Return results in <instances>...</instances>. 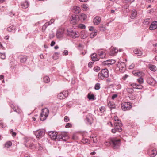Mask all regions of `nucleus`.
<instances>
[{"mask_svg":"<svg viewBox=\"0 0 157 157\" xmlns=\"http://www.w3.org/2000/svg\"><path fill=\"white\" fill-rule=\"evenodd\" d=\"M111 142L112 146L114 149L118 148L121 143L120 140L116 138H112Z\"/></svg>","mask_w":157,"mask_h":157,"instance_id":"f257e3e1","label":"nucleus"},{"mask_svg":"<svg viewBox=\"0 0 157 157\" xmlns=\"http://www.w3.org/2000/svg\"><path fill=\"white\" fill-rule=\"evenodd\" d=\"M67 133L66 132H63L61 134L57 136L56 139L58 141H66L69 139Z\"/></svg>","mask_w":157,"mask_h":157,"instance_id":"f03ea898","label":"nucleus"},{"mask_svg":"<svg viewBox=\"0 0 157 157\" xmlns=\"http://www.w3.org/2000/svg\"><path fill=\"white\" fill-rule=\"evenodd\" d=\"M121 108L124 111L129 110L132 107V105L129 102H124L122 103Z\"/></svg>","mask_w":157,"mask_h":157,"instance_id":"7ed1b4c3","label":"nucleus"},{"mask_svg":"<svg viewBox=\"0 0 157 157\" xmlns=\"http://www.w3.org/2000/svg\"><path fill=\"white\" fill-rule=\"evenodd\" d=\"M78 18V17H77V15H72L70 19V23L73 25L77 24L79 21Z\"/></svg>","mask_w":157,"mask_h":157,"instance_id":"20e7f679","label":"nucleus"},{"mask_svg":"<svg viewBox=\"0 0 157 157\" xmlns=\"http://www.w3.org/2000/svg\"><path fill=\"white\" fill-rule=\"evenodd\" d=\"M67 32H68L67 35H69L71 37L73 38H75L79 36V33L78 32L73 31H68V29L67 30Z\"/></svg>","mask_w":157,"mask_h":157,"instance_id":"39448f33","label":"nucleus"},{"mask_svg":"<svg viewBox=\"0 0 157 157\" xmlns=\"http://www.w3.org/2000/svg\"><path fill=\"white\" fill-rule=\"evenodd\" d=\"M68 96V92L67 91L60 93L57 95V98L59 99L65 98Z\"/></svg>","mask_w":157,"mask_h":157,"instance_id":"423d86ee","label":"nucleus"},{"mask_svg":"<svg viewBox=\"0 0 157 157\" xmlns=\"http://www.w3.org/2000/svg\"><path fill=\"white\" fill-rule=\"evenodd\" d=\"M114 124L115 128H116V126L118 128H120L122 130L121 128L122 126V124L121 121L118 118H117L116 119L114 120Z\"/></svg>","mask_w":157,"mask_h":157,"instance_id":"0eeeda50","label":"nucleus"},{"mask_svg":"<svg viewBox=\"0 0 157 157\" xmlns=\"http://www.w3.org/2000/svg\"><path fill=\"white\" fill-rule=\"evenodd\" d=\"M117 66L118 67L119 70L122 72H123L125 67V65L123 62H118L117 64Z\"/></svg>","mask_w":157,"mask_h":157,"instance_id":"6e6552de","label":"nucleus"},{"mask_svg":"<svg viewBox=\"0 0 157 157\" xmlns=\"http://www.w3.org/2000/svg\"><path fill=\"white\" fill-rule=\"evenodd\" d=\"M48 109L47 108H44L42 110V112L40 114V116L41 117H44L45 118H46L48 116Z\"/></svg>","mask_w":157,"mask_h":157,"instance_id":"1a4fd4ad","label":"nucleus"},{"mask_svg":"<svg viewBox=\"0 0 157 157\" xmlns=\"http://www.w3.org/2000/svg\"><path fill=\"white\" fill-rule=\"evenodd\" d=\"M64 29H59L56 33V36L58 38H60L63 37L64 33Z\"/></svg>","mask_w":157,"mask_h":157,"instance_id":"9d476101","label":"nucleus"},{"mask_svg":"<svg viewBox=\"0 0 157 157\" xmlns=\"http://www.w3.org/2000/svg\"><path fill=\"white\" fill-rule=\"evenodd\" d=\"M45 134V131L44 130H37L35 132V135L37 138H39L43 136Z\"/></svg>","mask_w":157,"mask_h":157,"instance_id":"9b49d317","label":"nucleus"},{"mask_svg":"<svg viewBox=\"0 0 157 157\" xmlns=\"http://www.w3.org/2000/svg\"><path fill=\"white\" fill-rule=\"evenodd\" d=\"M48 135L50 137L52 140H56L57 137V134L56 132L52 131L49 132Z\"/></svg>","mask_w":157,"mask_h":157,"instance_id":"f8f14e48","label":"nucleus"},{"mask_svg":"<svg viewBox=\"0 0 157 157\" xmlns=\"http://www.w3.org/2000/svg\"><path fill=\"white\" fill-rule=\"evenodd\" d=\"M33 140L31 139L26 140L25 141V145L27 147H31L33 146Z\"/></svg>","mask_w":157,"mask_h":157,"instance_id":"ddd939ff","label":"nucleus"},{"mask_svg":"<svg viewBox=\"0 0 157 157\" xmlns=\"http://www.w3.org/2000/svg\"><path fill=\"white\" fill-rule=\"evenodd\" d=\"M101 19L100 17L97 16L94 19V24L96 25L99 24L101 21Z\"/></svg>","mask_w":157,"mask_h":157,"instance_id":"4468645a","label":"nucleus"},{"mask_svg":"<svg viewBox=\"0 0 157 157\" xmlns=\"http://www.w3.org/2000/svg\"><path fill=\"white\" fill-rule=\"evenodd\" d=\"M157 28V21H154L152 23L149 27V29L153 30Z\"/></svg>","mask_w":157,"mask_h":157,"instance_id":"2eb2a0df","label":"nucleus"},{"mask_svg":"<svg viewBox=\"0 0 157 157\" xmlns=\"http://www.w3.org/2000/svg\"><path fill=\"white\" fill-rule=\"evenodd\" d=\"M130 86L133 88L141 89L143 88V86L140 85H138L136 83H133L130 84Z\"/></svg>","mask_w":157,"mask_h":157,"instance_id":"dca6fc26","label":"nucleus"},{"mask_svg":"<svg viewBox=\"0 0 157 157\" xmlns=\"http://www.w3.org/2000/svg\"><path fill=\"white\" fill-rule=\"evenodd\" d=\"M118 52V50L115 47L111 48L110 49V55L113 56Z\"/></svg>","mask_w":157,"mask_h":157,"instance_id":"f3484780","label":"nucleus"},{"mask_svg":"<svg viewBox=\"0 0 157 157\" xmlns=\"http://www.w3.org/2000/svg\"><path fill=\"white\" fill-rule=\"evenodd\" d=\"M102 73H103L104 75V77L105 78H108L109 76V73L108 70L106 69H102L101 71Z\"/></svg>","mask_w":157,"mask_h":157,"instance_id":"a211bd4d","label":"nucleus"},{"mask_svg":"<svg viewBox=\"0 0 157 157\" xmlns=\"http://www.w3.org/2000/svg\"><path fill=\"white\" fill-rule=\"evenodd\" d=\"M98 54L101 58H103L105 56V53L103 51H99L98 52Z\"/></svg>","mask_w":157,"mask_h":157,"instance_id":"6ab92c4d","label":"nucleus"},{"mask_svg":"<svg viewBox=\"0 0 157 157\" xmlns=\"http://www.w3.org/2000/svg\"><path fill=\"white\" fill-rule=\"evenodd\" d=\"M29 4L27 1H25L21 4V7L24 9H26L28 7Z\"/></svg>","mask_w":157,"mask_h":157,"instance_id":"aec40b11","label":"nucleus"},{"mask_svg":"<svg viewBox=\"0 0 157 157\" xmlns=\"http://www.w3.org/2000/svg\"><path fill=\"white\" fill-rule=\"evenodd\" d=\"M137 13L136 11L135 10L132 11L131 15L130 17L132 19H134L136 16Z\"/></svg>","mask_w":157,"mask_h":157,"instance_id":"412c9836","label":"nucleus"},{"mask_svg":"<svg viewBox=\"0 0 157 157\" xmlns=\"http://www.w3.org/2000/svg\"><path fill=\"white\" fill-rule=\"evenodd\" d=\"M10 107L12 108L13 110L17 113H21V111L20 110H19V109L18 108H17V109L15 107L14 105L13 104H11L10 105Z\"/></svg>","mask_w":157,"mask_h":157,"instance_id":"4be33fe9","label":"nucleus"},{"mask_svg":"<svg viewBox=\"0 0 157 157\" xmlns=\"http://www.w3.org/2000/svg\"><path fill=\"white\" fill-rule=\"evenodd\" d=\"M91 59L93 61H95L98 60V59L97 57V55L96 53H93L91 56Z\"/></svg>","mask_w":157,"mask_h":157,"instance_id":"5701e85b","label":"nucleus"},{"mask_svg":"<svg viewBox=\"0 0 157 157\" xmlns=\"http://www.w3.org/2000/svg\"><path fill=\"white\" fill-rule=\"evenodd\" d=\"M133 52L135 54H136L137 56H140L142 54V52L140 50L137 49H135Z\"/></svg>","mask_w":157,"mask_h":157,"instance_id":"b1692460","label":"nucleus"},{"mask_svg":"<svg viewBox=\"0 0 157 157\" xmlns=\"http://www.w3.org/2000/svg\"><path fill=\"white\" fill-rule=\"evenodd\" d=\"M98 78L100 79L103 80L105 78L104 77V75L102 73V72L101 71V72L99 73L98 75Z\"/></svg>","mask_w":157,"mask_h":157,"instance_id":"393cba45","label":"nucleus"},{"mask_svg":"<svg viewBox=\"0 0 157 157\" xmlns=\"http://www.w3.org/2000/svg\"><path fill=\"white\" fill-rule=\"evenodd\" d=\"M157 153V152L155 150H153L150 153L149 155L151 157H154L156 155Z\"/></svg>","mask_w":157,"mask_h":157,"instance_id":"a878e982","label":"nucleus"},{"mask_svg":"<svg viewBox=\"0 0 157 157\" xmlns=\"http://www.w3.org/2000/svg\"><path fill=\"white\" fill-rule=\"evenodd\" d=\"M115 61L114 60H107L106 61L104 62V63H104V64H112L115 63Z\"/></svg>","mask_w":157,"mask_h":157,"instance_id":"bb28decb","label":"nucleus"},{"mask_svg":"<svg viewBox=\"0 0 157 157\" xmlns=\"http://www.w3.org/2000/svg\"><path fill=\"white\" fill-rule=\"evenodd\" d=\"M73 9L75 10V13H79L80 11V8L78 6H75L74 7Z\"/></svg>","mask_w":157,"mask_h":157,"instance_id":"cd10ccee","label":"nucleus"},{"mask_svg":"<svg viewBox=\"0 0 157 157\" xmlns=\"http://www.w3.org/2000/svg\"><path fill=\"white\" fill-rule=\"evenodd\" d=\"M27 59V57L26 56H22L20 58V62L22 63H24L26 62Z\"/></svg>","mask_w":157,"mask_h":157,"instance_id":"c85d7f7f","label":"nucleus"},{"mask_svg":"<svg viewBox=\"0 0 157 157\" xmlns=\"http://www.w3.org/2000/svg\"><path fill=\"white\" fill-rule=\"evenodd\" d=\"M147 82L149 84L152 85L154 82L153 79L151 77L148 78L147 80Z\"/></svg>","mask_w":157,"mask_h":157,"instance_id":"c756f323","label":"nucleus"},{"mask_svg":"<svg viewBox=\"0 0 157 157\" xmlns=\"http://www.w3.org/2000/svg\"><path fill=\"white\" fill-rule=\"evenodd\" d=\"M117 131L120 132L121 131V129L120 128H117V127L116 126V128H115L114 129H113L111 130L112 132L113 133H115Z\"/></svg>","mask_w":157,"mask_h":157,"instance_id":"7c9ffc66","label":"nucleus"},{"mask_svg":"<svg viewBox=\"0 0 157 157\" xmlns=\"http://www.w3.org/2000/svg\"><path fill=\"white\" fill-rule=\"evenodd\" d=\"M85 121L87 122V124L91 125L93 121V118H86Z\"/></svg>","mask_w":157,"mask_h":157,"instance_id":"2f4dec72","label":"nucleus"},{"mask_svg":"<svg viewBox=\"0 0 157 157\" xmlns=\"http://www.w3.org/2000/svg\"><path fill=\"white\" fill-rule=\"evenodd\" d=\"M44 81L46 83H48L50 81L49 77L48 76H44Z\"/></svg>","mask_w":157,"mask_h":157,"instance_id":"473e14b6","label":"nucleus"},{"mask_svg":"<svg viewBox=\"0 0 157 157\" xmlns=\"http://www.w3.org/2000/svg\"><path fill=\"white\" fill-rule=\"evenodd\" d=\"M90 138H91V141H92L94 143H96L98 141V139L96 136L95 137H90Z\"/></svg>","mask_w":157,"mask_h":157,"instance_id":"72a5a7b5","label":"nucleus"},{"mask_svg":"<svg viewBox=\"0 0 157 157\" xmlns=\"http://www.w3.org/2000/svg\"><path fill=\"white\" fill-rule=\"evenodd\" d=\"M108 106L111 108H114L115 107V105L113 102H109L108 104Z\"/></svg>","mask_w":157,"mask_h":157,"instance_id":"f704fd0d","label":"nucleus"},{"mask_svg":"<svg viewBox=\"0 0 157 157\" xmlns=\"http://www.w3.org/2000/svg\"><path fill=\"white\" fill-rule=\"evenodd\" d=\"M12 145V143L11 141L7 142L5 144V147L7 148H9Z\"/></svg>","mask_w":157,"mask_h":157,"instance_id":"c9c22d12","label":"nucleus"},{"mask_svg":"<svg viewBox=\"0 0 157 157\" xmlns=\"http://www.w3.org/2000/svg\"><path fill=\"white\" fill-rule=\"evenodd\" d=\"M86 15L84 13H82L80 14L79 18L81 19H82L84 20L86 19Z\"/></svg>","mask_w":157,"mask_h":157,"instance_id":"e433bc0d","label":"nucleus"},{"mask_svg":"<svg viewBox=\"0 0 157 157\" xmlns=\"http://www.w3.org/2000/svg\"><path fill=\"white\" fill-rule=\"evenodd\" d=\"M133 74H134L135 76H142L144 75V73L142 72H133Z\"/></svg>","mask_w":157,"mask_h":157,"instance_id":"4c0bfd02","label":"nucleus"},{"mask_svg":"<svg viewBox=\"0 0 157 157\" xmlns=\"http://www.w3.org/2000/svg\"><path fill=\"white\" fill-rule=\"evenodd\" d=\"M133 89L132 88H128L127 89V92L130 94H132L133 93Z\"/></svg>","mask_w":157,"mask_h":157,"instance_id":"58836bf2","label":"nucleus"},{"mask_svg":"<svg viewBox=\"0 0 157 157\" xmlns=\"http://www.w3.org/2000/svg\"><path fill=\"white\" fill-rule=\"evenodd\" d=\"M97 35V31H95L94 32L92 33L90 35V37L91 38H94Z\"/></svg>","mask_w":157,"mask_h":157,"instance_id":"ea45409f","label":"nucleus"},{"mask_svg":"<svg viewBox=\"0 0 157 157\" xmlns=\"http://www.w3.org/2000/svg\"><path fill=\"white\" fill-rule=\"evenodd\" d=\"M88 98L89 100H94V94H89L87 95Z\"/></svg>","mask_w":157,"mask_h":157,"instance_id":"a19ab883","label":"nucleus"},{"mask_svg":"<svg viewBox=\"0 0 157 157\" xmlns=\"http://www.w3.org/2000/svg\"><path fill=\"white\" fill-rule=\"evenodd\" d=\"M14 29V27L12 25L7 28V30L8 32H10L13 31Z\"/></svg>","mask_w":157,"mask_h":157,"instance_id":"79ce46f5","label":"nucleus"},{"mask_svg":"<svg viewBox=\"0 0 157 157\" xmlns=\"http://www.w3.org/2000/svg\"><path fill=\"white\" fill-rule=\"evenodd\" d=\"M150 22V19H146L145 20L143 23L144 24L146 25H148Z\"/></svg>","mask_w":157,"mask_h":157,"instance_id":"37998d69","label":"nucleus"},{"mask_svg":"<svg viewBox=\"0 0 157 157\" xmlns=\"http://www.w3.org/2000/svg\"><path fill=\"white\" fill-rule=\"evenodd\" d=\"M156 67L154 65H151L149 67V69L150 70L155 71L156 70Z\"/></svg>","mask_w":157,"mask_h":157,"instance_id":"c03bdc74","label":"nucleus"},{"mask_svg":"<svg viewBox=\"0 0 157 157\" xmlns=\"http://www.w3.org/2000/svg\"><path fill=\"white\" fill-rule=\"evenodd\" d=\"M59 55V53L58 52L55 53L53 56V58L54 59L56 60L58 58V55Z\"/></svg>","mask_w":157,"mask_h":157,"instance_id":"a18cd8bd","label":"nucleus"},{"mask_svg":"<svg viewBox=\"0 0 157 157\" xmlns=\"http://www.w3.org/2000/svg\"><path fill=\"white\" fill-rule=\"evenodd\" d=\"M137 81L140 84L143 83L144 82L143 79L142 78L140 77V78L137 79Z\"/></svg>","mask_w":157,"mask_h":157,"instance_id":"49530a36","label":"nucleus"},{"mask_svg":"<svg viewBox=\"0 0 157 157\" xmlns=\"http://www.w3.org/2000/svg\"><path fill=\"white\" fill-rule=\"evenodd\" d=\"M10 133L11 134L12 136L13 137H15L17 134L16 132H13V130L12 129L10 130Z\"/></svg>","mask_w":157,"mask_h":157,"instance_id":"de8ad7c7","label":"nucleus"},{"mask_svg":"<svg viewBox=\"0 0 157 157\" xmlns=\"http://www.w3.org/2000/svg\"><path fill=\"white\" fill-rule=\"evenodd\" d=\"M6 56L5 54L0 53V58L2 59H4L5 58Z\"/></svg>","mask_w":157,"mask_h":157,"instance_id":"09e8293b","label":"nucleus"},{"mask_svg":"<svg viewBox=\"0 0 157 157\" xmlns=\"http://www.w3.org/2000/svg\"><path fill=\"white\" fill-rule=\"evenodd\" d=\"M89 141V140H88V139H83L82 140V142L84 144L88 143Z\"/></svg>","mask_w":157,"mask_h":157,"instance_id":"8fccbe9b","label":"nucleus"},{"mask_svg":"<svg viewBox=\"0 0 157 157\" xmlns=\"http://www.w3.org/2000/svg\"><path fill=\"white\" fill-rule=\"evenodd\" d=\"M105 111V107H101L99 108V112L101 113H103Z\"/></svg>","mask_w":157,"mask_h":157,"instance_id":"3c124183","label":"nucleus"},{"mask_svg":"<svg viewBox=\"0 0 157 157\" xmlns=\"http://www.w3.org/2000/svg\"><path fill=\"white\" fill-rule=\"evenodd\" d=\"M100 88V84L99 83H97L95 86V89L96 90H99Z\"/></svg>","mask_w":157,"mask_h":157,"instance_id":"603ef678","label":"nucleus"},{"mask_svg":"<svg viewBox=\"0 0 157 157\" xmlns=\"http://www.w3.org/2000/svg\"><path fill=\"white\" fill-rule=\"evenodd\" d=\"M79 27L80 28L82 29H84L86 28L85 25L82 24H80L79 25Z\"/></svg>","mask_w":157,"mask_h":157,"instance_id":"864d4df0","label":"nucleus"},{"mask_svg":"<svg viewBox=\"0 0 157 157\" xmlns=\"http://www.w3.org/2000/svg\"><path fill=\"white\" fill-rule=\"evenodd\" d=\"M72 127V124L70 123H67L66 124L65 126V127L66 128H70Z\"/></svg>","mask_w":157,"mask_h":157,"instance_id":"5fc2aeb1","label":"nucleus"},{"mask_svg":"<svg viewBox=\"0 0 157 157\" xmlns=\"http://www.w3.org/2000/svg\"><path fill=\"white\" fill-rule=\"evenodd\" d=\"M93 62H90L88 63V66L89 67L91 68L94 64Z\"/></svg>","mask_w":157,"mask_h":157,"instance_id":"6e6d98bb","label":"nucleus"},{"mask_svg":"<svg viewBox=\"0 0 157 157\" xmlns=\"http://www.w3.org/2000/svg\"><path fill=\"white\" fill-rule=\"evenodd\" d=\"M129 6V5L128 4H126L123 6V8L124 9L127 10Z\"/></svg>","mask_w":157,"mask_h":157,"instance_id":"4d7b16f0","label":"nucleus"},{"mask_svg":"<svg viewBox=\"0 0 157 157\" xmlns=\"http://www.w3.org/2000/svg\"><path fill=\"white\" fill-rule=\"evenodd\" d=\"M105 145L107 146H109L110 145H112V143L111 142V141L110 142H107L105 143Z\"/></svg>","mask_w":157,"mask_h":157,"instance_id":"13d9d810","label":"nucleus"},{"mask_svg":"<svg viewBox=\"0 0 157 157\" xmlns=\"http://www.w3.org/2000/svg\"><path fill=\"white\" fill-rule=\"evenodd\" d=\"M63 53V55H67L68 54V51L67 50H65Z\"/></svg>","mask_w":157,"mask_h":157,"instance_id":"bf43d9fd","label":"nucleus"},{"mask_svg":"<svg viewBox=\"0 0 157 157\" xmlns=\"http://www.w3.org/2000/svg\"><path fill=\"white\" fill-rule=\"evenodd\" d=\"M39 149L41 150L43 149V146L40 143L38 144Z\"/></svg>","mask_w":157,"mask_h":157,"instance_id":"052dcab7","label":"nucleus"},{"mask_svg":"<svg viewBox=\"0 0 157 157\" xmlns=\"http://www.w3.org/2000/svg\"><path fill=\"white\" fill-rule=\"evenodd\" d=\"M94 70L95 71L98 72L100 70V68L98 67H95L94 68Z\"/></svg>","mask_w":157,"mask_h":157,"instance_id":"680f3d73","label":"nucleus"},{"mask_svg":"<svg viewBox=\"0 0 157 157\" xmlns=\"http://www.w3.org/2000/svg\"><path fill=\"white\" fill-rule=\"evenodd\" d=\"M54 36V35L53 33H52L51 34H50L49 37L50 39L53 38Z\"/></svg>","mask_w":157,"mask_h":157,"instance_id":"e2e57ef3","label":"nucleus"},{"mask_svg":"<svg viewBox=\"0 0 157 157\" xmlns=\"http://www.w3.org/2000/svg\"><path fill=\"white\" fill-rule=\"evenodd\" d=\"M78 48L79 49L82 50L83 49V47L82 45L80 44L78 46Z\"/></svg>","mask_w":157,"mask_h":157,"instance_id":"0e129e2a","label":"nucleus"},{"mask_svg":"<svg viewBox=\"0 0 157 157\" xmlns=\"http://www.w3.org/2000/svg\"><path fill=\"white\" fill-rule=\"evenodd\" d=\"M117 96V94H114L113 95L112 97V99L113 100Z\"/></svg>","mask_w":157,"mask_h":157,"instance_id":"69168bd1","label":"nucleus"},{"mask_svg":"<svg viewBox=\"0 0 157 157\" xmlns=\"http://www.w3.org/2000/svg\"><path fill=\"white\" fill-rule=\"evenodd\" d=\"M46 28H47V27L45 25H43V26L42 27V30L43 31H44L45 30Z\"/></svg>","mask_w":157,"mask_h":157,"instance_id":"338daca9","label":"nucleus"},{"mask_svg":"<svg viewBox=\"0 0 157 157\" xmlns=\"http://www.w3.org/2000/svg\"><path fill=\"white\" fill-rule=\"evenodd\" d=\"M50 25V24L49 22H47L44 24V25H45L47 27V26Z\"/></svg>","mask_w":157,"mask_h":157,"instance_id":"774afa93","label":"nucleus"}]
</instances>
